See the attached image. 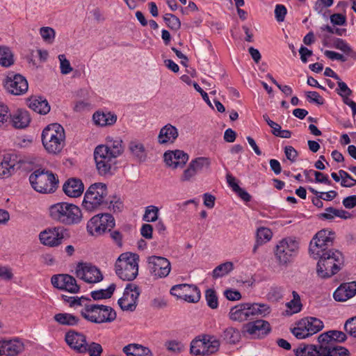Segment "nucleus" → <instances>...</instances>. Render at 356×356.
<instances>
[{
    "label": "nucleus",
    "instance_id": "f257e3e1",
    "mask_svg": "<svg viewBox=\"0 0 356 356\" xmlns=\"http://www.w3.org/2000/svg\"><path fill=\"white\" fill-rule=\"evenodd\" d=\"M346 334L341 331L330 330L318 337V345L300 344L294 350L296 356H350L349 350L336 342L346 340Z\"/></svg>",
    "mask_w": 356,
    "mask_h": 356
},
{
    "label": "nucleus",
    "instance_id": "f03ea898",
    "mask_svg": "<svg viewBox=\"0 0 356 356\" xmlns=\"http://www.w3.org/2000/svg\"><path fill=\"white\" fill-rule=\"evenodd\" d=\"M314 259H318L316 266L317 275L323 279L329 278L337 274L344 263L343 254L338 250L319 252V254H310Z\"/></svg>",
    "mask_w": 356,
    "mask_h": 356
},
{
    "label": "nucleus",
    "instance_id": "7ed1b4c3",
    "mask_svg": "<svg viewBox=\"0 0 356 356\" xmlns=\"http://www.w3.org/2000/svg\"><path fill=\"white\" fill-rule=\"evenodd\" d=\"M41 137L42 145L49 154H58L65 146V130L60 124L53 123L47 126L43 129Z\"/></svg>",
    "mask_w": 356,
    "mask_h": 356
},
{
    "label": "nucleus",
    "instance_id": "20e7f679",
    "mask_svg": "<svg viewBox=\"0 0 356 356\" xmlns=\"http://www.w3.org/2000/svg\"><path fill=\"white\" fill-rule=\"evenodd\" d=\"M51 218L66 225L77 224L81 220L82 213L79 207L67 202H59L50 207Z\"/></svg>",
    "mask_w": 356,
    "mask_h": 356
},
{
    "label": "nucleus",
    "instance_id": "39448f33",
    "mask_svg": "<svg viewBox=\"0 0 356 356\" xmlns=\"http://www.w3.org/2000/svg\"><path fill=\"white\" fill-rule=\"evenodd\" d=\"M108 188L105 184H91L84 195L82 207L88 211L104 209L107 205Z\"/></svg>",
    "mask_w": 356,
    "mask_h": 356
},
{
    "label": "nucleus",
    "instance_id": "423d86ee",
    "mask_svg": "<svg viewBox=\"0 0 356 356\" xmlns=\"http://www.w3.org/2000/svg\"><path fill=\"white\" fill-rule=\"evenodd\" d=\"M81 316L94 323H111L117 317L115 311L110 306L97 304H85Z\"/></svg>",
    "mask_w": 356,
    "mask_h": 356
},
{
    "label": "nucleus",
    "instance_id": "0eeeda50",
    "mask_svg": "<svg viewBox=\"0 0 356 356\" xmlns=\"http://www.w3.org/2000/svg\"><path fill=\"white\" fill-rule=\"evenodd\" d=\"M299 250V241L295 237H285L276 245L275 257L279 265L286 266L298 256Z\"/></svg>",
    "mask_w": 356,
    "mask_h": 356
},
{
    "label": "nucleus",
    "instance_id": "6e6552de",
    "mask_svg": "<svg viewBox=\"0 0 356 356\" xmlns=\"http://www.w3.org/2000/svg\"><path fill=\"white\" fill-rule=\"evenodd\" d=\"M138 254L130 252L121 254L115 262V273L122 280H134L138 273Z\"/></svg>",
    "mask_w": 356,
    "mask_h": 356
},
{
    "label": "nucleus",
    "instance_id": "1a4fd4ad",
    "mask_svg": "<svg viewBox=\"0 0 356 356\" xmlns=\"http://www.w3.org/2000/svg\"><path fill=\"white\" fill-rule=\"evenodd\" d=\"M29 181L34 190L41 193H54L58 186V177L44 170H37L31 173Z\"/></svg>",
    "mask_w": 356,
    "mask_h": 356
},
{
    "label": "nucleus",
    "instance_id": "9d476101",
    "mask_svg": "<svg viewBox=\"0 0 356 356\" xmlns=\"http://www.w3.org/2000/svg\"><path fill=\"white\" fill-rule=\"evenodd\" d=\"M115 225L113 216L110 213L94 216L87 223V231L92 236H99L111 232Z\"/></svg>",
    "mask_w": 356,
    "mask_h": 356
},
{
    "label": "nucleus",
    "instance_id": "9b49d317",
    "mask_svg": "<svg viewBox=\"0 0 356 356\" xmlns=\"http://www.w3.org/2000/svg\"><path fill=\"white\" fill-rule=\"evenodd\" d=\"M94 159L99 175L111 176L116 170L117 159L102 148L96 147L94 150Z\"/></svg>",
    "mask_w": 356,
    "mask_h": 356
},
{
    "label": "nucleus",
    "instance_id": "f8f14e48",
    "mask_svg": "<svg viewBox=\"0 0 356 356\" xmlns=\"http://www.w3.org/2000/svg\"><path fill=\"white\" fill-rule=\"evenodd\" d=\"M220 342L213 336H203L194 339L191 343L190 353L194 355H208L218 350Z\"/></svg>",
    "mask_w": 356,
    "mask_h": 356
},
{
    "label": "nucleus",
    "instance_id": "ddd939ff",
    "mask_svg": "<svg viewBox=\"0 0 356 356\" xmlns=\"http://www.w3.org/2000/svg\"><path fill=\"white\" fill-rule=\"evenodd\" d=\"M334 233L327 229H322L317 232L309 244V253L319 254V252L332 250L330 248L334 242Z\"/></svg>",
    "mask_w": 356,
    "mask_h": 356
},
{
    "label": "nucleus",
    "instance_id": "4468645a",
    "mask_svg": "<svg viewBox=\"0 0 356 356\" xmlns=\"http://www.w3.org/2000/svg\"><path fill=\"white\" fill-rule=\"evenodd\" d=\"M147 268L155 279L166 277L170 270L171 264L170 261L160 256H150L147 257Z\"/></svg>",
    "mask_w": 356,
    "mask_h": 356
},
{
    "label": "nucleus",
    "instance_id": "2eb2a0df",
    "mask_svg": "<svg viewBox=\"0 0 356 356\" xmlns=\"http://www.w3.org/2000/svg\"><path fill=\"white\" fill-rule=\"evenodd\" d=\"M76 276L90 284L101 282L103 280V275L101 270L90 263H79L75 268Z\"/></svg>",
    "mask_w": 356,
    "mask_h": 356
},
{
    "label": "nucleus",
    "instance_id": "dca6fc26",
    "mask_svg": "<svg viewBox=\"0 0 356 356\" xmlns=\"http://www.w3.org/2000/svg\"><path fill=\"white\" fill-rule=\"evenodd\" d=\"M170 293L179 299L188 302H197L201 298V293L198 287L193 284H181L173 286Z\"/></svg>",
    "mask_w": 356,
    "mask_h": 356
},
{
    "label": "nucleus",
    "instance_id": "f3484780",
    "mask_svg": "<svg viewBox=\"0 0 356 356\" xmlns=\"http://www.w3.org/2000/svg\"><path fill=\"white\" fill-rule=\"evenodd\" d=\"M6 90L14 95H21L28 90V82L24 76L19 74L9 72L3 81Z\"/></svg>",
    "mask_w": 356,
    "mask_h": 356
},
{
    "label": "nucleus",
    "instance_id": "a211bd4d",
    "mask_svg": "<svg viewBox=\"0 0 356 356\" xmlns=\"http://www.w3.org/2000/svg\"><path fill=\"white\" fill-rule=\"evenodd\" d=\"M140 291L134 284H128L118 303L123 311L133 312L136 309Z\"/></svg>",
    "mask_w": 356,
    "mask_h": 356
},
{
    "label": "nucleus",
    "instance_id": "6ab92c4d",
    "mask_svg": "<svg viewBox=\"0 0 356 356\" xmlns=\"http://www.w3.org/2000/svg\"><path fill=\"white\" fill-rule=\"evenodd\" d=\"M65 231V229L61 227L46 229L40 232V241L43 245L49 247L58 246L63 242Z\"/></svg>",
    "mask_w": 356,
    "mask_h": 356
},
{
    "label": "nucleus",
    "instance_id": "aec40b11",
    "mask_svg": "<svg viewBox=\"0 0 356 356\" xmlns=\"http://www.w3.org/2000/svg\"><path fill=\"white\" fill-rule=\"evenodd\" d=\"M51 282L55 288L71 293H76L80 290L76 279L68 274L54 275L51 277Z\"/></svg>",
    "mask_w": 356,
    "mask_h": 356
},
{
    "label": "nucleus",
    "instance_id": "412c9836",
    "mask_svg": "<svg viewBox=\"0 0 356 356\" xmlns=\"http://www.w3.org/2000/svg\"><path fill=\"white\" fill-rule=\"evenodd\" d=\"M164 161L166 165L173 169L183 168L188 160V154L182 150L176 149L164 153Z\"/></svg>",
    "mask_w": 356,
    "mask_h": 356
},
{
    "label": "nucleus",
    "instance_id": "4be33fe9",
    "mask_svg": "<svg viewBox=\"0 0 356 356\" xmlns=\"http://www.w3.org/2000/svg\"><path fill=\"white\" fill-rule=\"evenodd\" d=\"M244 328L248 334L255 338H262L270 331L269 323L261 319L246 323Z\"/></svg>",
    "mask_w": 356,
    "mask_h": 356
},
{
    "label": "nucleus",
    "instance_id": "5701e85b",
    "mask_svg": "<svg viewBox=\"0 0 356 356\" xmlns=\"http://www.w3.org/2000/svg\"><path fill=\"white\" fill-rule=\"evenodd\" d=\"M251 303H242L233 307L229 312V318L235 321H245L254 318Z\"/></svg>",
    "mask_w": 356,
    "mask_h": 356
},
{
    "label": "nucleus",
    "instance_id": "b1692460",
    "mask_svg": "<svg viewBox=\"0 0 356 356\" xmlns=\"http://www.w3.org/2000/svg\"><path fill=\"white\" fill-rule=\"evenodd\" d=\"M19 161L16 154H6L0 162V178H6L15 171Z\"/></svg>",
    "mask_w": 356,
    "mask_h": 356
},
{
    "label": "nucleus",
    "instance_id": "393cba45",
    "mask_svg": "<svg viewBox=\"0 0 356 356\" xmlns=\"http://www.w3.org/2000/svg\"><path fill=\"white\" fill-rule=\"evenodd\" d=\"M65 340L67 344L78 353L81 352V348H83L87 341L86 335L74 330H70L65 333Z\"/></svg>",
    "mask_w": 356,
    "mask_h": 356
},
{
    "label": "nucleus",
    "instance_id": "a878e982",
    "mask_svg": "<svg viewBox=\"0 0 356 356\" xmlns=\"http://www.w3.org/2000/svg\"><path fill=\"white\" fill-rule=\"evenodd\" d=\"M24 350V343L20 340L0 341V355L15 356Z\"/></svg>",
    "mask_w": 356,
    "mask_h": 356
},
{
    "label": "nucleus",
    "instance_id": "bb28decb",
    "mask_svg": "<svg viewBox=\"0 0 356 356\" xmlns=\"http://www.w3.org/2000/svg\"><path fill=\"white\" fill-rule=\"evenodd\" d=\"M97 147L102 148L103 150L109 153L116 159L124 152V147L122 145V140L116 138L108 136L106 138L105 143L99 145Z\"/></svg>",
    "mask_w": 356,
    "mask_h": 356
},
{
    "label": "nucleus",
    "instance_id": "cd10ccee",
    "mask_svg": "<svg viewBox=\"0 0 356 356\" xmlns=\"http://www.w3.org/2000/svg\"><path fill=\"white\" fill-rule=\"evenodd\" d=\"M64 193L70 197H78L84 191L82 181L78 178L68 179L63 186Z\"/></svg>",
    "mask_w": 356,
    "mask_h": 356
},
{
    "label": "nucleus",
    "instance_id": "c85d7f7f",
    "mask_svg": "<svg viewBox=\"0 0 356 356\" xmlns=\"http://www.w3.org/2000/svg\"><path fill=\"white\" fill-rule=\"evenodd\" d=\"M179 136L177 129L171 124L163 127L158 136V143L160 145L173 143Z\"/></svg>",
    "mask_w": 356,
    "mask_h": 356
},
{
    "label": "nucleus",
    "instance_id": "c756f323",
    "mask_svg": "<svg viewBox=\"0 0 356 356\" xmlns=\"http://www.w3.org/2000/svg\"><path fill=\"white\" fill-rule=\"evenodd\" d=\"M356 294V282H352L340 286L334 292L333 297L336 301L343 302Z\"/></svg>",
    "mask_w": 356,
    "mask_h": 356
},
{
    "label": "nucleus",
    "instance_id": "7c9ffc66",
    "mask_svg": "<svg viewBox=\"0 0 356 356\" xmlns=\"http://www.w3.org/2000/svg\"><path fill=\"white\" fill-rule=\"evenodd\" d=\"M31 121L28 111L18 109L10 116L9 122L16 129H24L26 127Z\"/></svg>",
    "mask_w": 356,
    "mask_h": 356
},
{
    "label": "nucleus",
    "instance_id": "2f4dec72",
    "mask_svg": "<svg viewBox=\"0 0 356 356\" xmlns=\"http://www.w3.org/2000/svg\"><path fill=\"white\" fill-rule=\"evenodd\" d=\"M29 107L35 113L45 115L50 111V106L46 99L42 97H31L28 99Z\"/></svg>",
    "mask_w": 356,
    "mask_h": 356
},
{
    "label": "nucleus",
    "instance_id": "473e14b6",
    "mask_svg": "<svg viewBox=\"0 0 356 356\" xmlns=\"http://www.w3.org/2000/svg\"><path fill=\"white\" fill-rule=\"evenodd\" d=\"M128 148L135 160L140 163L146 161L147 154L142 143L137 140H132L129 142Z\"/></svg>",
    "mask_w": 356,
    "mask_h": 356
},
{
    "label": "nucleus",
    "instance_id": "72a5a7b5",
    "mask_svg": "<svg viewBox=\"0 0 356 356\" xmlns=\"http://www.w3.org/2000/svg\"><path fill=\"white\" fill-rule=\"evenodd\" d=\"M122 350L127 356H153L149 348L137 343L125 346Z\"/></svg>",
    "mask_w": 356,
    "mask_h": 356
},
{
    "label": "nucleus",
    "instance_id": "f704fd0d",
    "mask_svg": "<svg viewBox=\"0 0 356 356\" xmlns=\"http://www.w3.org/2000/svg\"><path fill=\"white\" fill-rule=\"evenodd\" d=\"M93 120L99 126H111L116 122L117 115L111 112H96L93 114Z\"/></svg>",
    "mask_w": 356,
    "mask_h": 356
},
{
    "label": "nucleus",
    "instance_id": "c9c22d12",
    "mask_svg": "<svg viewBox=\"0 0 356 356\" xmlns=\"http://www.w3.org/2000/svg\"><path fill=\"white\" fill-rule=\"evenodd\" d=\"M302 324H305L307 332L310 336L317 333L323 328V323L315 317H307L300 320Z\"/></svg>",
    "mask_w": 356,
    "mask_h": 356
},
{
    "label": "nucleus",
    "instance_id": "e433bc0d",
    "mask_svg": "<svg viewBox=\"0 0 356 356\" xmlns=\"http://www.w3.org/2000/svg\"><path fill=\"white\" fill-rule=\"evenodd\" d=\"M54 319L60 325L67 326L76 325L80 319L79 317L69 313H58L54 316Z\"/></svg>",
    "mask_w": 356,
    "mask_h": 356
},
{
    "label": "nucleus",
    "instance_id": "4c0bfd02",
    "mask_svg": "<svg viewBox=\"0 0 356 356\" xmlns=\"http://www.w3.org/2000/svg\"><path fill=\"white\" fill-rule=\"evenodd\" d=\"M103 353V348L101 344L92 341L86 343L83 348H81V354L88 353L89 356H101Z\"/></svg>",
    "mask_w": 356,
    "mask_h": 356
},
{
    "label": "nucleus",
    "instance_id": "58836bf2",
    "mask_svg": "<svg viewBox=\"0 0 356 356\" xmlns=\"http://www.w3.org/2000/svg\"><path fill=\"white\" fill-rule=\"evenodd\" d=\"M14 63L13 54L11 50L5 46H0V65L8 67Z\"/></svg>",
    "mask_w": 356,
    "mask_h": 356
},
{
    "label": "nucleus",
    "instance_id": "ea45409f",
    "mask_svg": "<svg viewBox=\"0 0 356 356\" xmlns=\"http://www.w3.org/2000/svg\"><path fill=\"white\" fill-rule=\"evenodd\" d=\"M115 286H116L115 284H111L106 289L93 291L90 293L91 297L94 300H99L110 298L113 296L115 290Z\"/></svg>",
    "mask_w": 356,
    "mask_h": 356
},
{
    "label": "nucleus",
    "instance_id": "a19ab883",
    "mask_svg": "<svg viewBox=\"0 0 356 356\" xmlns=\"http://www.w3.org/2000/svg\"><path fill=\"white\" fill-rule=\"evenodd\" d=\"M234 269V264L232 261H226L216 266L213 272L212 276L214 279L227 275Z\"/></svg>",
    "mask_w": 356,
    "mask_h": 356
},
{
    "label": "nucleus",
    "instance_id": "79ce46f5",
    "mask_svg": "<svg viewBox=\"0 0 356 356\" xmlns=\"http://www.w3.org/2000/svg\"><path fill=\"white\" fill-rule=\"evenodd\" d=\"M221 337L227 343L234 344L239 341L241 334L238 330L229 327L224 330Z\"/></svg>",
    "mask_w": 356,
    "mask_h": 356
},
{
    "label": "nucleus",
    "instance_id": "37998d69",
    "mask_svg": "<svg viewBox=\"0 0 356 356\" xmlns=\"http://www.w3.org/2000/svg\"><path fill=\"white\" fill-rule=\"evenodd\" d=\"M211 165L210 159L207 157H197L192 160L189 165L193 168L197 173L203 170L204 168H209Z\"/></svg>",
    "mask_w": 356,
    "mask_h": 356
},
{
    "label": "nucleus",
    "instance_id": "c03bdc74",
    "mask_svg": "<svg viewBox=\"0 0 356 356\" xmlns=\"http://www.w3.org/2000/svg\"><path fill=\"white\" fill-rule=\"evenodd\" d=\"M107 205L105 208L112 209L114 212L120 211L123 208V203L120 198L116 195L107 197Z\"/></svg>",
    "mask_w": 356,
    "mask_h": 356
},
{
    "label": "nucleus",
    "instance_id": "a18cd8bd",
    "mask_svg": "<svg viewBox=\"0 0 356 356\" xmlns=\"http://www.w3.org/2000/svg\"><path fill=\"white\" fill-rule=\"evenodd\" d=\"M163 19L167 26L172 30L177 31L181 27V22L179 19L173 14L166 13L163 16Z\"/></svg>",
    "mask_w": 356,
    "mask_h": 356
},
{
    "label": "nucleus",
    "instance_id": "49530a36",
    "mask_svg": "<svg viewBox=\"0 0 356 356\" xmlns=\"http://www.w3.org/2000/svg\"><path fill=\"white\" fill-rule=\"evenodd\" d=\"M253 317L255 316H265L270 312V308L266 304L251 303Z\"/></svg>",
    "mask_w": 356,
    "mask_h": 356
},
{
    "label": "nucleus",
    "instance_id": "de8ad7c7",
    "mask_svg": "<svg viewBox=\"0 0 356 356\" xmlns=\"http://www.w3.org/2000/svg\"><path fill=\"white\" fill-rule=\"evenodd\" d=\"M158 207L151 205L145 208V211L143 220L146 222H154L158 219Z\"/></svg>",
    "mask_w": 356,
    "mask_h": 356
},
{
    "label": "nucleus",
    "instance_id": "09e8293b",
    "mask_svg": "<svg viewBox=\"0 0 356 356\" xmlns=\"http://www.w3.org/2000/svg\"><path fill=\"white\" fill-rule=\"evenodd\" d=\"M205 298L207 305L211 309H216L218 307V300L216 292L213 289H208L205 291Z\"/></svg>",
    "mask_w": 356,
    "mask_h": 356
},
{
    "label": "nucleus",
    "instance_id": "8fccbe9b",
    "mask_svg": "<svg viewBox=\"0 0 356 356\" xmlns=\"http://www.w3.org/2000/svg\"><path fill=\"white\" fill-rule=\"evenodd\" d=\"M291 332L298 339H302L310 337L305 324H302L300 321L297 323L296 327L291 329Z\"/></svg>",
    "mask_w": 356,
    "mask_h": 356
},
{
    "label": "nucleus",
    "instance_id": "3c124183",
    "mask_svg": "<svg viewBox=\"0 0 356 356\" xmlns=\"http://www.w3.org/2000/svg\"><path fill=\"white\" fill-rule=\"evenodd\" d=\"M166 349L172 353H180L184 349V345L179 341L169 340L165 343Z\"/></svg>",
    "mask_w": 356,
    "mask_h": 356
},
{
    "label": "nucleus",
    "instance_id": "603ef678",
    "mask_svg": "<svg viewBox=\"0 0 356 356\" xmlns=\"http://www.w3.org/2000/svg\"><path fill=\"white\" fill-rule=\"evenodd\" d=\"M272 238V232L266 227H260L257 232V240L258 243H264Z\"/></svg>",
    "mask_w": 356,
    "mask_h": 356
},
{
    "label": "nucleus",
    "instance_id": "864d4df0",
    "mask_svg": "<svg viewBox=\"0 0 356 356\" xmlns=\"http://www.w3.org/2000/svg\"><path fill=\"white\" fill-rule=\"evenodd\" d=\"M40 34L44 41L48 43H52L56 36V32L54 29L49 26H44L40 28Z\"/></svg>",
    "mask_w": 356,
    "mask_h": 356
},
{
    "label": "nucleus",
    "instance_id": "5fc2aeb1",
    "mask_svg": "<svg viewBox=\"0 0 356 356\" xmlns=\"http://www.w3.org/2000/svg\"><path fill=\"white\" fill-rule=\"evenodd\" d=\"M267 296L268 300L273 302H277L283 297V289L280 286H273L270 288Z\"/></svg>",
    "mask_w": 356,
    "mask_h": 356
},
{
    "label": "nucleus",
    "instance_id": "6e6d98bb",
    "mask_svg": "<svg viewBox=\"0 0 356 356\" xmlns=\"http://www.w3.org/2000/svg\"><path fill=\"white\" fill-rule=\"evenodd\" d=\"M58 60L60 61V72L63 74H67L72 71L73 68L71 67L70 61L66 58L64 54H60L58 56Z\"/></svg>",
    "mask_w": 356,
    "mask_h": 356
},
{
    "label": "nucleus",
    "instance_id": "4d7b16f0",
    "mask_svg": "<svg viewBox=\"0 0 356 356\" xmlns=\"http://www.w3.org/2000/svg\"><path fill=\"white\" fill-rule=\"evenodd\" d=\"M11 113H9L8 107L0 102V127L6 125L10 120Z\"/></svg>",
    "mask_w": 356,
    "mask_h": 356
},
{
    "label": "nucleus",
    "instance_id": "13d9d810",
    "mask_svg": "<svg viewBox=\"0 0 356 356\" xmlns=\"http://www.w3.org/2000/svg\"><path fill=\"white\" fill-rule=\"evenodd\" d=\"M344 329L351 337L356 338V316L346 321Z\"/></svg>",
    "mask_w": 356,
    "mask_h": 356
},
{
    "label": "nucleus",
    "instance_id": "bf43d9fd",
    "mask_svg": "<svg viewBox=\"0 0 356 356\" xmlns=\"http://www.w3.org/2000/svg\"><path fill=\"white\" fill-rule=\"evenodd\" d=\"M333 44L336 49H339L346 54H348L352 51L350 47L343 39L335 38L334 40Z\"/></svg>",
    "mask_w": 356,
    "mask_h": 356
},
{
    "label": "nucleus",
    "instance_id": "052dcab7",
    "mask_svg": "<svg viewBox=\"0 0 356 356\" xmlns=\"http://www.w3.org/2000/svg\"><path fill=\"white\" fill-rule=\"evenodd\" d=\"M338 81V87L337 93L342 97L343 99L345 97H348L352 94V90L348 87L346 83L341 81V80Z\"/></svg>",
    "mask_w": 356,
    "mask_h": 356
},
{
    "label": "nucleus",
    "instance_id": "680f3d73",
    "mask_svg": "<svg viewBox=\"0 0 356 356\" xmlns=\"http://www.w3.org/2000/svg\"><path fill=\"white\" fill-rule=\"evenodd\" d=\"M306 96L310 102H314L318 105L323 104L324 100L323 97L316 91L308 92Z\"/></svg>",
    "mask_w": 356,
    "mask_h": 356
},
{
    "label": "nucleus",
    "instance_id": "e2e57ef3",
    "mask_svg": "<svg viewBox=\"0 0 356 356\" xmlns=\"http://www.w3.org/2000/svg\"><path fill=\"white\" fill-rule=\"evenodd\" d=\"M286 14V8L284 6L277 4L275 9V15L277 22H283Z\"/></svg>",
    "mask_w": 356,
    "mask_h": 356
},
{
    "label": "nucleus",
    "instance_id": "0e129e2a",
    "mask_svg": "<svg viewBox=\"0 0 356 356\" xmlns=\"http://www.w3.org/2000/svg\"><path fill=\"white\" fill-rule=\"evenodd\" d=\"M284 154L287 159L293 163L296 161L298 156V152L292 146H286L284 147Z\"/></svg>",
    "mask_w": 356,
    "mask_h": 356
},
{
    "label": "nucleus",
    "instance_id": "69168bd1",
    "mask_svg": "<svg viewBox=\"0 0 356 356\" xmlns=\"http://www.w3.org/2000/svg\"><path fill=\"white\" fill-rule=\"evenodd\" d=\"M339 174L341 179V185L343 187L350 188L351 184H349V181L350 179H353V177L347 172L343 170H340L339 171Z\"/></svg>",
    "mask_w": 356,
    "mask_h": 356
},
{
    "label": "nucleus",
    "instance_id": "338daca9",
    "mask_svg": "<svg viewBox=\"0 0 356 356\" xmlns=\"http://www.w3.org/2000/svg\"><path fill=\"white\" fill-rule=\"evenodd\" d=\"M224 295L229 300L232 301L238 300L241 298V293L236 290L227 289L225 291Z\"/></svg>",
    "mask_w": 356,
    "mask_h": 356
},
{
    "label": "nucleus",
    "instance_id": "774afa93",
    "mask_svg": "<svg viewBox=\"0 0 356 356\" xmlns=\"http://www.w3.org/2000/svg\"><path fill=\"white\" fill-rule=\"evenodd\" d=\"M342 204L345 208L350 209L356 206V195H350L345 197Z\"/></svg>",
    "mask_w": 356,
    "mask_h": 356
}]
</instances>
